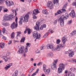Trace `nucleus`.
<instances>
[{"mask_svg":"<svg viewBox=\"0 0 76 76\" xmlns=\"http://www.w3.org/2000/svg\"><path fill=\"white\" fill-rule=\"evenodd\" d=\"M29 16V13L28 12L26 14H24L21 17H20V20L19 22L20 25H22V21L24 22H27L28 21Z\"/></svg>","mask_w":76,"mask_h":76,"instance_id":"nucleus-1","label":"nucleus"},{"mask_svg":"<svg viewBox=\"0 0 76 76\" xmlns=\"http://www.w3.org/2000/svg\"><path fill=\"white\" fill-rule=\"evenodd\" d=\"M66 15L65 16L63 15H62L60 18L58 19V21L59 22H60V25L61 26H64V19H67L69 18V14H66Z\"/></svg>","mask_w":76,"mask_h":76,"instance_id":"nucleus-2","label":"nucleus"},{"mask_svg":"<svg viewBox=\"0 0 76 76\" xmlns=\"http://www.w3.org/2000/svg\"><path fill=\"white\" fill-rule=\"evenodd\" d=\"M67 38L65 36H64V37H62V41L64 44H59L57 45L55 49L56 50H57V49H60L62 47H64L65 46L64 44L66 43V42L67 41Z\"/></svg>","mask_w":76,"mask_h":76,"instance_id":"nucleus-3","label":"nucleus"},{"mask_svg":"<svg viewBox=\"0 0 76 76\" xmlns=\"http://www.w3.org/2000/svg\"><path fill=\"white\" fill-rule=\"evenodd\" d=\"M67 6V3L64 5L63 8L62 9L58 10L57 12L55 13V15H58V14H61V13H63V12H66V10H65V9H66V7Z\"/></svg>","mask_w":76,"mask_h":76,"instance_id":"nucleus-4","label":"nucleus"},{"mask_svg":"<svg viewBox=\"0 0 76 76\" xmlns=\"http://www.w3.org/2000/svg\"><path fill=\"white\" fill-rule=\"evenodd\" d=\"M14 18L13 15H5L4 17V20H11Z\"/></svg>","mask_w":76,"mask_h":76,"instance_id":"nucleus-5","label":"nucleus"},{"mask_svg":"<svg viewBox=\"0 0 76 76\" xmlns=\"http://www.w3.org/2000/svg\"><path fill=\"white\" fill-rule=\"evenodd\" d=\"M33 38H36V39H39L41 37V34H38V33L37 31H35L33 33Z\"/></svg>","mask_w":76,"mask_h":76,"instance_id":"nucleus-6","label":"nucleus"},{"mask_svg":"<svg viewBox=\"0 0 76 76\" xmlns=\"http://www.w3.org/2000/svg\"><path fill=\"white\" fill-rule=\"evenodd\" d=\"M65 53L67 54H69V57H72L74 56L75 52L72 50H69L68 51L65 52Z\"/></svg>","mask_w":76,"mask_h":76,"instance_id":"nucleus-7","label":"nucleus"},{"mask_svg":"<svg viewBox=\"0 0 76 76\" xmlns=\"http://www.w3.org/2000/svg\"><path fill=\"white\" fill-rule=\"evenodd\" d=\"M20 47L19 49L17 51V53L19 54H21L24 53L25 48H24V46L21 45L20 46Z\"/></svg>","mask_w":76,"mask_h":76,"instance_id":"nucleus-8","label":"nucleus"},{"mask_svg":"<svg viewBox=\"0 0 76 76\" xmlns=\"http://www.w3.org/2000/svg\"><path fill=\"white\" fill-rule=\"evenodd\" d=\"M15 21L16 24H15V22H14L11 26V27L12 29H14V28H16L18 26V17H16V18Z\"/></svg>","mask_w":76,"mask_h":76,"instance_id":"nucleus-9","label":"nucleus"},{"mask_svg":"<svg viewBox=\"0 0 76 76\" xmlns=\"http://www.w3.org/2000/svg\"><path fill=\"white\" fill-rule=\"evenodd\" d=\"M47 6L50 8V9H53V5L52 4V2L50 1H48L47 4Z\"/></svg>","mask_w":76,"mask_h":76,"instance_id":"nucleus-10","label":"nucleus"},{"mask_svg":"<svg viewBox=\"0 0 76 76\" xmlns=\"http://www.w3.org/2000/svg\"><path fill=\"white\" fill-rule=\"evenodd\" d=\"M69 15L72 18H74L75 16V11L74 10H72L71 11V12H70L69 13Z\"/></svg>","mask_w":76,"mask_h":76,"instance_id":"nucleus-11","label":"nucleus"},{"mask_svg":"<svg viewBox=\"0 0 76 76\" xmlns=\"http://www.w3.org/2000/svg\"><path fill=\"white\" fill-rule=\"evenodd\" d=\"M40 13V12L38 11V10L37 9H36L33 11V16H35L38 13Z\"/></svg>","mask_w":76,"mask_h":76,"instance_id":"nucleus-12","label":"nucleus"},{"mask_svg":"<svg viewBox=\"0 0 76 76\" xmlns=\"http://www.w3.org/2000/svg\"><path fill=\"white\" fill-rule=\"evenodd\" d=\"M47 48H49V49H52V50H54L55 49V48L54 46V45L53 44H48L47 45Z\"/></svg>","mask_w":76,"mask_h":76,"instance_id":"nucleus-13","label":"nucleus"},{"mask_svg":"<svg viewBox=\"0 0 76 76\" xmlns=\"http://www.w3.org/2000/svg\"><path fill=\"white\" fill-rule=\"evenodd\" d=\"M39 25H38V24L36 23L35 26L34 27V29L36 30L37 31H38V30H39Z\"/></svg>","mask_w":76,"mask_h":76,"instance_id":"nucleus-14","label":"nucleus"},{"mask_svg":"<svg viewBox=\"0 0 76 76\" xmlns=\"http://www.w3.org/2000/svg\"><path fill=\"white\" fill-rule=\"evenodd\" d=\"M57 67V65L56 64H55L54 63L52 64L51 66V67L53 70H55L56 69Z\"/></svg>","mask_w":76,"mask_h":76,"instance_id":"nucleus-15","label":"nucleus"},{"mask_svg":"<svg viewBox=\"0 0 76 76\" xmlns=\"http://www.w3.org/2000/svg\"><path fill=\"white\" fill-rule=\"evenodd\" d=\"M44 72L46 75H48L50 73V69H46L45 70Z\"/></svg>","mask_w":76,"mask_h":76,"instance_id":"nucleus-16","label":"nucleus"},{"mask_svg":"<svg viewBox=\"0 0 76 76\" xmlns=\"http://www.w3.org/2000/svg\"><path fill=\"white\" fill-rule=\"evenodd\" d=\"M42 13L44 14V15H48V11H47L46 10H42Z\"/></svg>","mask_w":76,"mask_h":76,"instance_id":"nucleus-17","label":"nucleus"},{"mask_svg":"<svg viewBox=\"0 0 76 76\" xmlns=\"http://www.w3.org/2000/svg\"><path fill=\"white\" fill-rule=\"evenodd\" d=\"M36 23L40 26L41 23H42V19H40L37 22H36Z\"/></svg>","mask_w":76,"mask_h":76,"instance_id":"nucleus-18","label":"nucleus"},{"mask_svg":"<svg viewBox=\"0 0 76 76\" xmlns=\"http://www.w3.org/2000/svg\"><path fill=\"white\" fill-rule=\"evenodd\" d=\"M18 75V71H16L12 74V76H17Z\"/></svg>","mask_w":76,"mask_h":76,"instance_id":"nucleus-19","label":"nucleus"},{"mask_svg":"<svg viewBox=\"0 0 76 76\" xmlns=\"http://www.w3.org/2000/svg\"><path fill=\"white\" fill-rule=\"evenodd\" d=\"M59 67L60 68H61L62 69H63L64 68V65L63 64V63H61L59 65Z\"/></svg>","mask_w":76,"mask_h":76,"instance_id":"nucleus-20","label":"nucleus"},{"mask_svg":"<svg viewBox=\"0 0 76 76\" xmlns=\"http://www.w3.org/2000/svg\"><path fill=\"white\" fill-rule=\"evenodd\" d=\"M0 47L1 48H3L4 47V43L3 42L0 43Z\"/></svg>","mask_w":76,"mask_h":76,"instance_id":"nucleus-21","label":"nucleus"},{"mask_svg":"<svg viewBox=\"0 0 76 76\" xmlns=\"http://www.w3.org/2000/svg\"><path fill=\"white\" fill-rule=\"evenodd\" d=\"M38 71H39V69H37L36 72L33 73L31 75V76H35V75H37V73H38Z\"/></svg>","mask_w":76,"mask_h":76,"instance_id":"nucleus-22","label":"nucleus"},{"mask_svg":"<svg viewBox=\"0 0 76 76\" xmlns=\"http://www.w3.org/2000/svg\"><path fill=\"white\" fill-rule=\"evenodd\" d=\"M2 57L3 58V60H4L6 62L8 61V58H7V56H3Z\"/></svg>","mask_w":76,"mask_h":76,"instance_id":"nucleus-23","label":"nucleus"},{"mask_svg":"<svg viewBox=\"0 0 76 76\" xmlns=\"http://www.w3.org/2000/svg\"><path fill=\"white\" fill-rule=\"evenodd\" d=\"M62 68H61L60 67H59L58 69V72L59 73H61L62 72H63V70H62Z\"/></svg>","mask_w":76,"mask_h":76,"instance_id":"nucleus-24","label":"nucleus"},{"mask_svg":"<svg viewBox=\"0 0 76 76\" xmlns=\"http://www.w3.org/2000/svg\"><path fill=\"white\" fill-rule=\"evenodd\" d=\"M70 70L72 71V72H76V69L74 68H70Z\"/></svg>","mask_w":76,"mask_h":76,"instance_id":"nucleus-25","label":"nucleus"},{"mask_svg":"<svg viewBox=\"0 0 76 76\" xmlns=\"http://www.w3.org/2000/svg\"><path fill=\"white\" fill-rule=\"evenodd\" d=\"M76 34V29L74 30L72 33H71V35H74L75 34Z\"/></svg>","mask_w":76,"mask_h":76,"instance_id":"nucleus-26","label":"nucleus"},{"mask_svg":"<svg viewBox=\"0 0 76 76\" xmlns=\"http://www.w3.org/2000/svg\"><path fill=\"white\" fill-rule=\"evenodd\" d=\"M14 4L13 2L12 1H10L9 2V6H11Z\"/></svg>","mask_w":76,"mask_h":76,"instance_id":"nucleus-27","label":"nucleus"},{"mask_svg":"<svg viewBox=\"0 0 76 76\" xmlns=\"http://www.w3.org/2000/svg\"><path fill=\"white\" fill-rule=\"evenodd\" d=\"M25 37H23L21 39V40L20 41L21 42H24V41H25Z\"/></svg>","mask_w":76,"mask_h":76,"instance_id":"nucleus-28","label":"nucleus"},{"mask_svg":"<svg viewBox=\"0 0 76 76\" xmlns=\"http://www.w3.org/2000/svg\"><path fill=\"white\" fill-rule=\"evenodd\" d=\"M27 31H28V34H30L32 32V30L29 28L27 29Z\"/></svg>","mask_w":76,"mask_h":76,"instance_id":"nucleus-29","label":"nucleus"},{"mask_svg":"<svg viewBox=\"0 0 76 76\" xmlns=\"http://www.w3.org/2000/svg\"><path fill=\"white\" fill-rule=\"evenodd\" d=\"M68 76H75V74L73 73H70L68 74Z\"/></svg>","mask_w":76,"mask_h":76,"instance_id":"nucleus-30","label":"nucleus"},{"mask_svg":"<svg viewBox=\"0 0 76 76\" xmlns=\"http://www.w3.org/2000/svg\"><path fill=\"white\" fill-rule=\"evenodd\" d=\"M54 32V31L51 29H50L48 31V32H49V33H51V34H53Z\"/></svg>","mask_w":76,"mask_h":76,"instance_id":"nucleus-31","label":"nucleus"},{"mask_svg":"<svg viewBox=\"0 0 76 76\" xmlns=\"http://www.w3.org/2000/svg\"><path fill=\"white\" fill-rule=\"evenodd\" d=\"M11 38H14V37H15V33L14 32H13L11 35Z\"/></svg>","mask_w":76,"mask_h":76,"instance_id":"nucleus-32","label":"nucleus"},{"mask_svg":"<svg viewBox=\"0 0 76 76\" xmlns=\"http://www.w3.org/2000/svg\"><path fill=\"white\" fill-rule=\"evenodd\" d=\"M10 67L9 66V65L7 64L6 65V66L5 67V70H7V69H8L9 68H10Z\"/></svg>","mask_w":76,"mask_h":76,"instance_id":"nucleus-33","label":"nucleus"},{"mask_svg":"<svg viewBox=\"0 0 76 76\" xmlns=\"http://www.w3.org/2000/svg\"><path fill=\"white\" fill-rule=\"evenodd\" d=\"M61 41V40H60V39H58L56 40V44H60V42Z\"/></svg>","mask_w":76,"mask_h":76,"instance_id":"nucleus-34","label":"nucleus"},{"mask_svg":"<svg viewBox=\"0 0 76 76\" xmlns=\"http://www.w3.org/2000/svg\"><path fill=\"white\" fill-rule=\"evenodd\" d=\"M45 49V47H44V45H42V46L40 47V50H44Z\"/></svg>","mask_w":76,"mask_h":76,"instance_id":"nucleus-35","label":"nucleus"},{"mask_svg":"<svg viewBox=\"0 0 76 76\" xmlns=\"http://www.w3.org/2000/svg\"><path fill=\"white\" fill-rule=\"evenodd\" d=\"M3 25H4L5 26H9V23H3Z\"/></svg>","mask_w":76,"mask_h":76,"instance_id":"nucleus-36","label":"nucleus"},{"mask_svg":"<svg viewBox=\"0 0 76 76\" xmlns=\"http://www.w3.org/2000/svg\"><path fill=\"white\" fill-rule=\"evenodd\" d=\"M17 36H19L20 37V34H21L22 32L21 31H18L17 32Z\"/></svg>","mask_w":76,"mask_h":76,"instance_id":"nucleus-37","label":"nucleus"},{"mask_svg":"<svg viewBox=\"0 0 76 76\" xmlns=\"http://www.w3.org/2000/svg\"><path fill=\"white\" fill-rule=\"evenodd\" d=\"M58 0H54L53 1L54 4H56V3H58Z\"/></svg>","mask_w":76,"mask_h":76,"instance_id":"nucleus-38","label":"nucleus"},{"mask_svg":"<svg viewBox=\"0 0 76 76\" xmlns=\"http://www.w3.org/2000/svg\"><path fill=\"white\" fill-rule=\"evenodd\" d=\"M26 45L27 46H26V47H27V48H28V47H31V44L28 43H26Z\"/></svg>","mask_w":76,"mask_h":76,"instance_id":"nucleus-39","label":"nucleus"},{"mask_svg":"<svg viewBox=\"0 0 76 76\" xmlns=\"http://www.w3.org/2000/svg\"><path fill=\"white\" fill-rule=\"evenodd\" d=\"M43 69L44 72L47 69H46V66L45 65H43Z\"/></svg>","mask_w":76,"mask_h":76,"instance_id":"nucleus-40","label":"nucleus"},{"mask_svg":"<svg viewBox=\"0 0 76 76\" xmlns=\"http://www.w3.org/2000/svg\"><path fill=\"white\" fill-rule=\"evenodd\" d=\"M12 12H13V13H14V12H15V16H16V15H17V13H16V11L15 10H12Z\"/></svg>","mask_w":76,"mask_h":76,"instance_id":"nucleus-41","label":"nucleus"},{"mask_svg":"<svg viewBox=\"0 0 76 76\" xmlns=\"http://www.w3.org/2000/svg\"><path fill=\"white\" fill-rule=\"evenodd\" d=\"M48 56H49V57H52L53 56V53H50L48 54Z\"/></svg>","mask_w":76,"mask_h":76,"instance_id":"nucleus-42","label":"nucleus"},{"mask_svg":"<svg viewBox=\"0 0 76 76\" xmlns=\"http://www.w3.org/2000/svg\"><path fill=\"white\" fill-rule=\"evenodd\" d=\"M42 23H45V20L43 18L42 19Z\"/></svg>","mask_w":76,"mask_h":76,"instance_id":"nucleus-43","label":"nucleus"},{"mask_svg":"<svg viewBox=\"0 0 76 76\" xmlns=\"http://www.w3.org/2000/svg\"><path fill=\"white\" fill-rule=\"evenodd\" d=\"M57 61H58V60L56 59V60H54V62L53 63V64H54H54H56V65Z\"/></svg>","mask_w":76,"mask_h":76,"instance_id":"nucleus-44","label":"nucleus"},{"mask_svg":"<svg viewBox=\"0 0 76 76\" xmlns=\"http://www.w3.org/2000/svg\"><path fill=\"white\" fill-rule=\"evenodd\" d=\"M8 11V9L7 8H4V12H7Z\"/></svg>","mask_w":76,"mask_h":76,"instance_id":"nucleus-45","label":"nucleus"},{"mask_svg":"<svg viewBox=\"0 0 76 76\" xmlns=\"http://www.w3.org/2000/svg\"><path fill=\"white\" fill-rule=\"evenodd\" d=\"M25 53H27L28 52V48L27 46H26V48L25 49Z\"/></svg>","mask_w":76,"mask_h":76,"instance_id":"nucleus-46","label":"nucleus"},{"mask_svg":"<svg viewBox=\"0 0 76 76\" xmlns=\"http://www.w3.org/2000/svg\"><path fill=\"white\" fill-rule=\"evenodd\" d=\"M5 1V0H0V4H2Z\"/></svg>","mask_w":76,"mask_h":76,"instance_id":"nucleus-47","label":"nucleus"},{"mask_svg":"<svg viewBox=\"0 0 76 76\" xmlns=\"http://www.w3.org/2000/svg\"><path fill=\"white\" fill-rule=\"evenodd\" d=\"M57 20H54L53 22V23L54 25H56V24H57Z\"/></svg>","mask_w":76,"mask_h":76,"instance_id":"nucleus-48","label":"nucleus"},{"mask_svg":"<svg viewBox=\"0 0 76 76\" xmlns=\"http://www.w3.org/2000/svg\"><path fill=\"white\" fill-rule=\"evenodd\" d=\"M6 31V29H5V28H4L2 29V32L3 33V34H4L5 33V32Z\"/></svg>","mask_w":76,"mask_h":76,"instance_id":"nucleus-49","label":"nucleus"},{"mask_svg":"<svg viewBox=\"0 0 76 76\" xmlns=\"http://www.w3.org/2000/svg\"><path fill=\"white\" fill-rule=\"evenodd\" d=\"M9 1L8 0H7L6 1V4L7 5H8L9 4Z\"/></svg>","mask_w":76,"mask_h":76,"instance_id":"nucleus-50","label":"nucleus"},{"mask_svg":"<svg viewBox=\"0 0 76 76\" xmlns=\"http://www.w3.org/2000/svg\"><path fill=\"white\" fill-rule=\"evenodd\" d=\"M35 53H40V51L39 50H37L36 51Z\"/></svg>","mask_w":76,"mask_h":76,"instance_id":"nucleus-51","label":"nucleus"},{"mask_svg":"<svg viewBox=\"0 0 76 76\" xmlns=\"http://www.w3.org/2000/svg\"><path fill=\"white\" fill-rule=\"evenodd\" d=\"M48 36V33H47L44 36V37L45 38H46V37H47Z\"/></svg>","mask_w":76,"mask_h":76,"instance_id":"nucleus-52","label":"nucleus"},{"mask_svg":"<svg viewBox=\"0 0 76 76\" xmlns=\"http://www.w3.org/2000/svg\"><path fill=\"white\" fill-rule=\"evenodd\" d=\"M72 6H75L76 5V2H74L72 4Z\"/></svg>","mask_w":76,"mask_h":76,"instance_id":"nucleus-53","label":"nucleus"},{"mask_svg":"<svg viewBox=\"0 0 76 76\" xmlns=\"http://www.w3.org/2000/svg\"><path fill=\"white\" fill-rule=\"evenodd\" d=\"M42 27H43V28H46V25L45 24H43V25H42Z\"/></svg>","mask_w":76,"mask_h":76,"instance_id":"nucleus-54","label":"nucleus"},{"mask_svg":"<svg viewBox=\"0 0 76 76\" xmlns=\"http://www.w3.org/2000/svg\"><path fill=\"white\" fill-rule=\"evenodd\" d=\"M8 44L10 45L12 44V41L11 40H10V41L8 43Z\"/></svg>","mask_w":76,"mask_h":76,"instance_id":"nucleus-55","label":"nucleus"},{"mask_svg":"<svg viewBox=\"0 0 76 76\" xmlns=\"http://www.w3.org/2000/svg\"><path fill=\"white\" fill-rule=\"evenodd\" d=\"M8 66H9L10 67V66H12V63H10L9 64H8Z\"/></svg>","mask_w":76,"mask_h":76,"instance_id":"nucleus-56","label":"nucleus"},{"mask_svg":"<svg viewBox=\"0 0 76 76\" xmlns=\"http://www.w3.org/2000/svg\"><path fill=\"white\" fill-rule=\"evenodd\" d=\"M43 28H43V27H42V26H41L40 28V29H41V30H42V29H43Z\"/></svg>","mask_w":76,"mask_h":76,"instance_id":"nucleus-57","label":"nucleus"},{"mask_svg":"<svg viewBox=\"0 0 76 76\" xmlns=\"http://www.w3.org/2000/svg\"><path fill=\"white\" fill-rule=\"evenodd\" d=\"M7 38H6V37L4 36L3 37V39H4V40H6V39H7Z\"/></svg>","mask_w":76,"mask_h":76,"instance_id":"nucleus-58","label":"nucleus"},{"mask_svg":"<svg viewBox=\"0 0 76 76\" xmlns=\"http://www.w3.org/2000/svg\"><path fill=\"white\" fill-rule=\"evenodd\" d=\"M33 19H37V17L36 16L34 15V16L33 17Z\"/></svg>","mask_w":76,"mask_h":76,"instance_id":"nucleus-59","label":"nucleus"},{"mask_svg":"<svg viewBox=\"0 0 76 76\" xmlns=\"http://www.w3.org/2000/svg\"><path fill=\"white\" fill-rule=\"evenodd\" d=\"M33 70H32V69H30L29 71V73H31L32 72Z\"/></svg>","mask_w":76,"mask_h":76,"instance_id":"nucleus-60","label":"nucleus"},{"mask_svg":"<svg viewBox=\"0 0 76 76\" xmlns=\"http://www.w3.org/2000/svg\"><path fill=\"white\" fill-rule=\"evenodd\" d=\"M72 23V21L69 20L68 21V24H70Z\"/></svg>","mask_w":76,"mask_h":76,"instance_id":"nucleus-61","label":"nucleus"},{"mask_svg":"<svg viewBox=\"0 0 76 76\" xmlns=\"http://www.w3.org/2000/svg\"><path fill=\"white\" fill-rule=\"evenodd\" d=\"M72 61H74V62H75V63H76V59H73Z\"/></svg>","mask_w":76,"mask_h":76,"instance_id":"nucleus-62","label":"nucleus"},{"mask_svg":"<svg viewBox=\"0 0 76 76\" xmlns=\"http://www.w3.org/2000/svg\"><path fill=\"white\" fill-rule=\"evenodd\" d=\"M34 59L33 58H31V59H30V60L31 61H34Z\"/></svg>","mask_w":76,"mask_h":76,"instance_id":"nucleus-63","label":"nucleus"},{"mask_svg":"<svg viewBox=\"0 0 76 76\" xmlns=\"http://www.w3.org/2000/svg\"><path fill=\"white\" fill-rule=\"evenodd\" d=\"M20 76H26V75L23 74H22L20 75Z\"/></svg>","mask_w":76,"mask_h":76,"instance_id":"nucleus-64","label":"nucleus"}]
</instances>
